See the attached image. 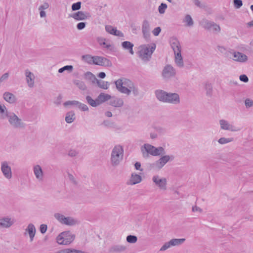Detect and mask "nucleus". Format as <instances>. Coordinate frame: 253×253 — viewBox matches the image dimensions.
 <instances>
[{"label": "nucleus", "mask_w": 253, "mask_h": 253, "mask_svg": "<svg viewBox=\"0 0 253 253\" xmlns=\"http://www.w3.org/2000/svg\"><path fill=\"white\" fill-rule=\"evenodd\" d=\"M47 226L46 224H41L40 227V230L41 233L44 234L47 231Z\"/></svg>", "instance_id": "obj_58"}, {"label": "nucleus", "mask_w": 253, "mask_h": 253, "mask_svg": "<svg viewBox=\"0 0 253 253\" xmlns=\"http://www.w3.org/2000/svg\"><path fill=\"white\" fill-rule=\"evenodd\" d=\"M155 93L157 99L161 102L173 105L178 104L180 102L178 93L168 92L161 89L156 90Z\"/></svg>", "instance_id": "obj_2"}, {"label": "nucleus", "mask_w": 253, "mask_h": 253, "mask_svg": "<svg viewBox=\"0 0 253 253\" xmlns=\"http://www.w3.org/2000/svg\"><path fill=\"white\" fill-rule=\"evenodd\" d=\"M167 5L166 3H162L158 7V11L160 14H164L167 8Z\"/></svg>", "instance_id": "obj_46"}, {"label": "nucleus", "mask_w": 253, "mask_h": 253, "mask_svg": "<svg viewBox=\"0 0 253 253\" xmlns=\"http://www.w3.org/2000/svg\"><path fill=\"white\" fill-rule=\"evenodd\" d=\"M95 82L97 83V85L101 88L106 89L108 88L109 84L107 82H105L102 80H96Z\"/></svg>", "instance_id": "obj_41"}, {"label": "nucleus", "mask_w": 253, "mask_h": 253, "mask_svg": "<svg viewBox=\"0 0 253 253\" xmlns=\"http://www.w3.org/2000/svg\"><path fill=\"white\" fill-rule=\"evenodd\" d=\"M166 153L165 149L161 146L156 147L155 148V152L154 153V156H162Z\"/></svg>", "instance_id": "obj_39"}, {"label": "nucleus", "mask_w": 253, "mask_h": 253, "mask_svg": "<svg viewBox=\"0 0 253 253\" xmlns=\"http://www.w3.org/2000/svg\"><path fill=\"white\" fill-rule=\"evenodd\" d=\"M82 60L89 64H93V61L92 60H94V56H91L89 54H86L83 55L82 56Z\"/></svg>", "instance_id": "obj_37"}, {"label": "nucleus", "mask_w": 253, "mask_h": 253, "mask_svg": "<svg viewBox=\"0 0 253 253\" xmlns=\"http://www.w3.org/2000/svg\"><path fill=\"white\" fill-rule=\"evenodd\" d=\"M174 62L176 65L180 68H183L184 67L183 58L181 52H178L174 54Z\"/></svg>", "instance_id": "obj_29"}, {"label": "nucleus", "mask_w": 253, "mask_h": 253, "mask_svg": "<svg viewBox=\"0 0 253 253\" xmlns=\"http://www.w3.org/2000/svg\"><path fill=\"white\" fill-rule=\"evenodd\" d=\"M85 78L86 80L91 81L93 83H95L96 80H97L95 76L91 72H87L84 74Z\"/></svg>", "instance_id": "obj_42"}, {"label": "nucleus", "mask_w": 253, "mask_h": 253, "mask_svg": "<svg viewBox=\"0 0 253 253\" xmlns=\"http://www.w3.org/2000/svg\"><path fill=\"white\" fill-rule=\"evenodd\" d=\"M204 88L206 91V95L208 96H211L212 92V86L211 83L208 82L204 84Z\"/></svg>", "instance_id": "obj_36"}, {"label": "nucleus", "mask_w": 253, "mask_h": 253, "mask_svg": "<svg viewBox=\"0 0 253 253\" xmlns=\"http://www.w3.org/2000/svg\"><path fill=\"white\" fill-rule=\"evenodd\" d=\"M49 7V4L47 2H44L39 7L38 9L40 11V16L41 18H44L46 16L44 10L48 9Z\"/></svg>", "instance_id": "obj_30"}, {"label": "nucleus", "mask_w": 253, "mask_h": 253, "mask_svg": "<svg viewBox=\"0 0 253 253\" xmlns=\"http://www.w3.org/2000/svg\"><path fill=\"white\" fill-rule=\"evenodd\" d=\"M14 219L9 216H4L0 218V227L8 228L14 223Z\"/></svg>", "instance_id": "obj_19"}, {"label": "nucleus", "mask_w": 253, "mask_h": 253, "mask_svg": "<svg viewBox=\"0 0 253 253\" xmlns=\"http://www.w3.org/2000/svg\"><path fill=\"white\" fill-rule=\"evenodd\" d=\"M200 24L205 30L208 31H212L215 33H219L221 31L220 27L218 24L206 19H202Z\"/></svg>", "instance_id": "obj_7"}, {"label": "nucleus", "mask_w": 253, "mask_h": 253, "mask_svg": "<svg viewBox=\"0 0 253 253\" xmlns=\"http://www.w3.org/2000/svg\"><path fill=\"white\" fill-rule=\"evenodd\" d=\"M79 101L76 100L67 101L64 103V106L67 107L69 105H73L77 107Z\"/></svg>", "instance_id": "obj_49"}, {"label": "nucleus", "mask_w": 253, "mask_h": 253, "mask_svg": "<svg viewBox=\"0 0 253 253\" xmlns=\"http://www.w3.org/2000/svg\"><path fill=\"white\" fill-rule=\"evenodd\" d=\"M150 136L151 139H155L158 138V133L156 132H151L150 133Z\"/></svg>", "instance_id": "obj_63"}, {"label": "nucleus", "mask_w": 253, "mask_h": 253, "mask_svg": "<svg viewBox=\"0 0 253 253\" xmlns=\"http://www.w3.org/2000/svg\"><path fill=\"white\" fill-rule=\"evenodd\" d=\"M156 47L155 43L141 45L138 48L137 55L144 62H148L151 59Z\"/></svg>", "instance_id": "obj_3"}, {"label": "nucleus", "mask_w": 253, "mask_h": 253, "mask_svg": "<svg viewBox=\"0 0 253 253\" xmlns=\"http://www.w3.org/2000/svg\"><path fill=\"white\" fill-rule=\"evenodd\" d=\"M86 100L87 103L92 107H95L99 105V103L98 102L97 98L94 100L91 96L87 95L86 96Z\"/></svg>", "instance_id": "obj_33"}, {"label": "nucleus", "mask_w": 253, "mask_h": 253, "mask_svg": "<svg viewBox=\"0 0 253 253\" xmlns=\"http://www.w3.org/2000/svg\"><path fill=\"white\" fill-rule=\"evenodd\" d=\"M109 104L115 107H121L124 105V101L122 98L116 96H111Z\"/></svg>", "instance_id": "obj_25"}, {"label": "nucleus", "mask_w": 253, "mask_h": 253, "mask_svg": "<svg viewBox=\"0 0 253 253\" xmlns=\"http://www.w3.org/2000/svg\"><path fill=\"white\" fill-rule=\"evenodd\" d=\"M245 105L246 108H250L253 106V100L250 98H247L245 100Z\"/></svg>", "instance_id": "obj_55"}, {"label": "nucleus", "mask_w": 253, "mask_h": 253, "mask_svg": "<svg viewBox=\"0 0 253 253\" xmlns=\"http://www.w3.org/2000/svg\"><path fill=\"white\" fill-rule=\"evenodd\" d=\"M116 28H113L112 26L111 25H106L105 26V30L109 34H111V35H113L114 34L115 32V31L116 30Z\"/></svg>", "instance_id": "obj_48"}, {"label": "nucleus", "mask_w": 253, "mask_h": 253, "mask_svg": "<svg viewBox=\"0 0 253 253\" xmlns=\"http://www.w3.org/2000/svg\"><path fill=\"white\" fill-rule=\"evenodd\" d=\"M122 46L124 49L128 50L131 55L134 54L133 50V47L134 46V45L132 43L130 42L125 41L122 43Z\"/></svg>", "instance_id": "obj_31"}, {"label": "nucleus", "mask_w": 253, "mask_h": 253, "mask_svg": "<svg viewBox=\"0 0 253 253\" xmlns=\"http://www.w3.org/2000/svg\"><path fill=\"white\" fill-rule=\"evenodd\" d=\"M161 31V29L160 27H158L155 28L152 31L153 35L155 36H157L159 35Z\"/></svg>", "instance_id": "obj_59"}, {"label": "nucleus", "mask_w": 253, "mask_h": 253, "mask_svg": "<svg viewBox=\"0 0 253 253\" xmlns=\"http://www.w3.org/2000/svg\"><path fill=\"white\" fill-rule=\"evenodd\" d=\"M170 43L174 54L181 52V47L177 39L174 37L171 38L170 40Z\"/></svg>", "instance_id": "obj_22"}, {"label": "nucleus", "mask_w": 253, "mask_h": 253, "mask_svg": "<svg viewBox=\"0 0 253 253\" xmlns=\"http://www.w3.org/2000/svg\"><path fill=\"white\" fill-rule=\"evenodd\" d=\"M124 157L123 147L120 145H116L112 149L110 161L113 167L118 166L123 160Z\"/></svg>", "instance_id": "obj_4"}, {"label": "nucleus", "mask_w": 253, "mask_h": 253, "mask_svg": "<svg viewBox=\"0 0 253 253\" xmlns=\"http://www.w3.org/2000/svg\"><path fill=\"white\" fill-rule=\"evenodd\" d=\"M86 26L85 22H80L77 25V28L78 30H81L85 28Z\"/></svg>", "instance_id": "obj_60"}, {"label": "nucleus", "mask_w": 253, "mask_h": 253, "mask_svg": "<svg viewBox=\"0 0 253 253\" xmlns=\"http://www.w3.org/2000/svg\"><path fill=\"white\" fill-rule=\"evenodd\" d=\"M75 114L73 111H70L66 114L65 121L69 124L74 122L75 119Z\"/></svg>", "instance_id": "obj_34"}, {"label": "nucleus", "mask_w": 253, "mask_h": 253, "mask_svg": "<svg viewBox=\"0 0 253 253\" xmlns=\"http://www.w3.org/2000/svg\"><path fill=\"white\" fill-rule=\"evenodd\" d=\"M9 77V74L7 72L3 75L0 77V83H1L2 82H4V81H6Z\"/></svg>", "instance_id": "obj_57"}, {"label": "nucleus", "mask_w": 253, "mask_h": 253, "mask_svg": "<svg viewBox=\"0 0 253 253\" xmlns=\"http://www.w3.org/2000/svg\"><path fill=\"white\" fill-rule=\"evenodd\" d=\"M73 70V66L72 65H66L62 68H60L58 70L59 73H62L65 71H68L69 72H71Z\"/></svg>", "instance_id": "obj_45"}, {"label": "nucleus", "mask_w": 253, "mask_h": 253, "mask_svg": "<svg viewBox=\"0 0 253 253\" xmlns=\"http://www.w3.org/2000/svg\"><path fill=\"white\" fill-rule=\"evenodd\" d=\"M75 237V235L70 231H64L57 237L56 241L60 245H68L74 240Z\"/></svg>", "instance_id": "obj_5"}, {"label": "nucleus", "mask_w": 253, "mask_h": 253, "mask_svg": "<svg viewBox=\"0 0 253 253\" xmlns=\"http://www.w3.org/2000/svg\"><path fill=\"white\" fill-rule=\"evenodd\" d=\"M233 4L235 8L239 9L243 5V2L241 0H233Z\"/></svg>", "instance_id": "obj_53"}, {"label": "nucleus", "mask_w": 253, "mask_h": 253, "mask_svg": "<svg viewBox=\"0 0 253 253\" xmlns=\"http://www.w3.org/2000/svg\"><path fill=\"white\" fill-rule=\"evenodd\" d=\"M77 107L81 110L83 111H86L88 110V107L84 103H82L79 101V104Z\"/></svg>", "instance_id": "obj_52"}, {"label": "nucleus", "mask_w": 253, "mask_h": 253, "mask_svg": "<svg viewBox=\"0 0 253 253\" xmlns=\"http://www.w3.org/2000/svg\"><path fill=\"white\" fill-rule=\"evenodd\" d=\"M36 232V229L35 225L33 223H29L26 229H25V235L28 234L29 236L30 241L32 242L35 237Z\"/></svg>", "instance_id": "obj_24"}, {"label": "nucleus", "mask_w": 253, "mask_h": 253, "mask_svg": "<svg viewBox=\"0 0 253 253\" xmlns=\"http://www.w3.org/2000/svg\"><path fill=\"white\" fill-rule=\"evenodd\" d=\"M176 74L175 69L171 65L168 64L164 67L162 75L165 80H169L172 78H174Z\"/></svg>", "instance_id": "obj_10"}, {"label": "nucleus", "mask_w": 253, "mask_h": 253, "mask_svg": "<svg viewBox=\"0 0 253 253\" xmlns=\"http://www.w3.org/2000/svg\"><path fill=\"white\" fill-rule=\"evenodd\" d=\"M127 247L124 245H115L111 246L109 249V252L112 253H120L125 252Z\"/></svg>", "instance_id": "obj_26"}, {"label": "nucleus", "mask_w": 253, "mask_h": 253, "mask_svg": "<svg viewBox=\"0 0 253 253\" xmlns=\"http://www.w3.org/2000/svg\"><path fill=\"white\" fill-rule=\"evenodd\" d=\"M81 2L79 1L73 3L72 5V10L73 11L78 10L81 9Z\"/></svg>", "instance_id": "obj_50"}, {"label": "nucleus", "mask_w": 253, "mask_h": 253, "mask_svg": "<svg viewBox=\"0 0 253 253\" xmlns=\"http://www.w3.org/2000/svg\"><path fill=\"white\" fill-rule=\"evenodd\" d=\"M185 241V239H172L169 241L166 242L161 248L160 251H164L173 246H177L181 245Z\"/></svg>", "instance_id": "obj_13"}, {"label": "nucleus", "mask_w": 253, "mask_h": 253, "mask_svg": "<svg viewBox=\"0 0 253 253\" xmlns=\"http://www.w3.org/2000/svg\"><path fill=\"white\" fill-rule=\"evenodd\" d=\"M0 169L5 178L7 179L11 178L12 175V170L11 167L9 165L8 162L7 161H3L1 162Z\"/></svg>", "instance_id": "obj_16"}, {"label": "nucleus", "mask_w": 253, "mask_h": 253, "mask_svg": "<svg viewBox=\"0 0 253 253\" xmlns=\"http://www.w3.org/2000/svg\"><path fill=\"white\" fill-rule=\"evenodd\" d=\"M25 79L28 86L32 88L35 85V76L34 74L29 70L27 69L24 73Z\"/></svg>", "instance_id": "obj_17"}, {"label": "nucleus", "mask_w": 253, "mask_h": 253, "mask_svg": "<svg viewBox=\"0 0 253 253\" xmlns=\"http://www.w3.org/2000/svg\"><path fill=\"white\" fill-rule=\"evenodd\" d=\"M141 181L142 178L140 175L135 173H132L128 184L132 185L139 183Z\"/></svg>", "instance_id": "obj_28"}, {"label": "nucleus", "mask_w": 253, "mask_h": 253, "mask_svg": "<svg viewBox=\"0 0 253 253\" xmlns=\"http://www.w3.org/2000/svg\"><path fill=\"white\" fill-rule=\"evenodd\" d=\"M111 96L108 94H106L104 93H101L97 97V100L98 103H99V105L102 104V103L107 101L108 100L110 101Z\"/></svg>", "instance_id": "obj_32"}, {"label": "nucleus", "mask_w": 253, "mask_h": 253, "mask_svg": "<svg viewBox=\"0 0 253 253\" xmlns=\"http://www.w3.org/2000/svg\"><path fill=\"white\" fill-rule=\"evenodd\" d=\"M219 124L221 129L224 130H228L230 131H237L240 130V128H237L233 125L230 124V123L224 119H221L219 121Z\"/></svg>", "instance_id": "obj_15"}, {"label": "nucleus", "mask_w": 253, "mask_h": 253, "mask_svg": "<svg viewBox=\"0 0 253 253\" xmlns=\"http://www.w3.org/2000/svg\"><path fill=\"white\" fill-rule=\"evenodd\" d=\"M54 218L61 224L67 226H74L78 223L76 219L71 216H65L60 213H55L54 214Z\"/></svg>", "instance_id": "obj_6"}, {"label": "nucleus", "mask_w": 253, "mask_h": 253, "mask_svg": "<svg viewBox=\"0 0 253 253\" xmlns=\"http://www.w3.org/2000/svg\"><path fill=\"white\" fill-rule=\"evenodd\" d=\"M233 55L234 57L233 60L236 62L245 63L248 61V56L242 52L235 51L233 52Z\"/></svg>", "instance_id": "obj_23"}, {"label": "nucleus", "mask_w": 253, "mask_h": 253, "mask_svg": "<svg viewBox=\"0 0 253 253\" xmlns=\"http://www.w3.org/2000/svg\"><path fill=\"white\" fill-rule=\"evenodd\" d=\"M74 84L81 90H86L87 87L85 83L80 80H76L74 81Z\"/></svg>", "instance_id": "obj_35"}, {"label": "nucleus", "mask_w": 253, "mask_h": 253, "mask_svg": "<svg viewBox=\"0 0 253 253\" xmlns=\"http://www.w3.org/2000/svg\"><path fill=\"white\" fill-rule=\"evenodd\" d=\"M192 211L193 212H197L198 211L199 212H202L203 211V210L200 208L195 206L192 207Z\"/></svg>", "instance_id": "obj_62"}, {"label": "nucleus", "mask_w": 253, "mask_h": 253, "mask_svg": "<svg viewBox=\"0 0 253 253\" xmlns=\"http://www.w3.org/2000/svg\"><path fill=\"white\" fill-rule=\"evenodd\" d=\"M71 16L77 21L84 20L90 17V15L88 12L79 11L74 13Z\"/></svg>", "instance_id": "obj_21"}, {"label": "nucleus", "mask_w": 253, "mask_h": 253, "mask_svg": "<svg viewBox=\"0 0 253 253\" xmlns=\"http://www.w3.org/2000/svg\"><path fill=\"white\" fill-rule=\"evenodd\" d=\"M5 114H7V112L6 111V107L4 105H0V115L1 117L3 118V115Z\"/></svg>", "instance_id": "obj_54"}, {"label": "nucleus", "mask_w": 253, "mask_h": 253, "mask_svg": "<svg viewBox=\"0 0 253 253\" xmlns=\"http://www.w3.org/2000/svg\"><path fill=\"white\" fill-rule=\"evenodd\" d=\"M71 249H66L60 250L56 253H71Z\"/></svg>", "instance_id": "obj_64"}, {"label": "nucleus", "mask_w": 253, "mask_h": 253, "mask_svg": "<svg viewBox=\"0 0 253 253\" xmlns=\"http://www.w3.org/2000/svg\"><path fill=\"white\" fill-rule=\"evenodd\" d=\"M126 241L130 244L135 243L137 241V238L134 235H128L126 238Z\"/></svg>", "instance_id": "obj_44"}, {"label": "nucleus", "mask_w": 253, "mask_h": 253, "mask_svg": "<svg viewBox=\"0 0 253 253\" xmlns=\"http://www.w3.org/2000/svg\"><path fill=\"white\" fill-rule=\"evenodd\" d=\"M33 172L36 177V178L39 182H42L43 180L44 173L40 165H36L34 166Z\"/></svg>", "instance_id": "obj_18"}, {"label": "nucleus", "mask_w": 253, "mask_h": 253, "mask_svg": "<svg viewBox=\"0 0 253 253\" xmlns=\"http://www.w3.org/2000/svg\"><path fill=\"white\" fill-rule=\"evenodd\" d=\"M115 84L118 90L122 93L128 95L132 92L135 96L139 94L138 87L130 80L126 78L117 80L115 81Z\"/></svg>", "instance_id": "obj_1"}, {"label": "nucleus", "mask_w": 253, "mask_h": 253, "mask_svg": "<svg viewBox=\"0 0 253 253\" xmlns=\"http://www.w3.org/2000/svg\"><path fill=\"white\" fill-rule=\"evenodd\" d=\"M142 32L144 38L148 40L150 36V26L149 21L146 19L144 20L142 22Z\"/></svg>", "instance_id": "obj_20"}, {"label": "nucleus", "mask_w": 253, "mask_h": 253, "mask_svg": "<svg viewBox=\"0 0 253 253\" xmlns=\"http://www.w3.org/2000/svg\"><path fill=\"white\" fill-rule=\"evenodd\" d=\"M6 116L8 119L9 124L13 128H20L25 126V124L14 113L6 114Z\"/></svg>", "instance_id": "obj_8"}, {"label": "nucleus", "mask_w": 253, "mask_h": 253, "mask_svg": "<svg viewBox=\"0 0 253 253\" xmlns=\"http://www.w3.org/2000/svg\"><path fill=\"white\" fill-rule=\"evenodd\" d=\"M152 181L161 190H166L167 189V180L165 177H161L158 175H155L152 177Z\"/></svg>", "instance_id": "obj_11"}, {"label": "nucleus", "mask_w": 253, "mask_h": 253, "mask_svg": "<svg viewBox=\"0 0 253 253\" xmlns=\"http://www.w3.org/2000/svg\"><path fill=\"white\" fill-rule=\"evenodd\" d=\"M79 154V152L74 149H71L69 151L68 155L71 157H75Z\"/></svg>", "instance_id": "obj_56"}, {"label": "nucleus", "mask_w": 253, "mask_h": 253, "mask_svg": "<svg viewBox=\"0 0 253 253\" xmlns=\"http://www.w3.org/2000/svg\"><path fill=\"white\" fill-rule=\"evenodd\" d=\"M102 125L109 128H115L116 127V125L114 123L110 122L107 120L104 121Z\"/></svg>", "instance_id": "obj_47"}, {"label": "nucleus", "mask_w": 253, "mask_h": 253, "mask_svg": "<svg viewBox=\"0 0 253 253\" xmlns=\"http://www.w3.org/2000/svg\"><path fill=\"white\" fill-rule=\"evenodd\" d=\"M174 157L172 155H162V157L153 164V166L156 169H161L168 162L173 160Z\"/></svg>", "instance_id": "obj_9"}, {"label": "nucleus", "mask_w": 253, "mask_h": 253, "mask_svg": "<svg viewBox=\"0 0 253 253\" xmlns=\"http://www.w3.org/2000/svg\"><path fill=\"white\" fill-rule=\"evenodd\" d=\"M155 147L148 143L144 144L140 148L142 156L144 158H148L150 155L154 156Z\"/></svg>", "instance_id": "obj_12"}, {"label": "nucleus", "mask_w": 253, "mask_h": 253, "mask_svg": "<svg viewBox=\"0 0 253 253\" xmlns=\"http://www.w3.org/2000/svg\"><path fill=\"white\" fill-rule=\"evenodd\" d=\"M240 80L244 83H247L249 81V78L246 75H242L239 77Z\"/></svg>", "instance_id": "obj_61"}, {"label": "nucleus", "mask_w": 253, "mask_h": 253, "mask_svg": "<svg viewBox=\"0 0 253 253\" xmlns=\"http://www.w3.org/2000/svg\"><path fill=\"white\" fill-rule=\"evenodd\" d=\"M3 98L5 101L10 104L14 103L16 101L15 96L13 93L8 91L5 92L3 94Z\"/></svg>", "instance_id": "obj_27"}, {"label": "nucleus", "mask_w": 253, "mask_h": 253, "mask_svg": "<svg viewBox=\"0 0 253 253\" xmlns=\"http://www.w3.org/2000/svg\"><path fill=\"white\" fill-rule=\"evenodd\" d=\"M68 177L70 182L73 184L74 185H77L78 181L75 178V177L71 173H68Z\"/></svg>", "instance_id": "obj_51"}, {"label": "nucleus", "mask_w": 253, "mask_h": 253, "mask_svg": "<svg viewBox=\"0 0 253 253\" xmlns=\"http://www.w3.org/2000/svg\"><path fill=\"white\" fill-rule=\"evenodd\" d=\"M184 22L186 23V26L191 27L193 25L194 22L191 16L187 14L185 16V18L184 19Z\"/></svg>", "instance_id": "obj_43"}, {"label": "nucleus", "mask_w": 253, "mask_h": 253, "mask_svg": "<svg viewBox=\"0 0 253 253\" xmlns=\"http://www.w3.org/2000/svg\"><path fill=\"white\" fill-rule=\"evenodd\" d=\"M97 41L101 46H102L104 48L106 49H109L111 46L109 43H107L105 42L106 39L104 38H98L97 39Z\"/></svg>", "instance_id": "obj_38"}, {"label": "nucleus", "mask_w": 253, "mask_h": 253, "mask_svg": "<svg viewBox=\"0 0 253 253\" xmlns=\"http://www.w3.org/2000/svg\"><path fill=\"white\" fill-rule=\"evenodd\" d=\"M234 138L232 137H221L218 140V143L221 145L226 144L233 141Z\"/></svg>", "instance_id": "obj_40"}, {"label": "nucleus", "mask_w": 253, "mask_h": 253, "mask_svg": "<svg viewBox=\"0 0 253 253\" xmlns=\"http://www.w3.org/2000/svg\"><path fill=\"white\" fill-rule=\"evenodd\" d=\"M93 64L104 67H111V62L107 58L99 56H94Z\"/></svg>", "instance_id": "obj_14"}]
</instances>
